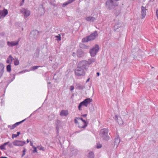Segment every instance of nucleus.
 Here are the masks:
<instances>
[{"label":"nucleus","instance_id":"c85d7f7f","mask_svg":"<svg viewBox=\"0 0 158 158\" xmlns=\"http://www.w3.org/2000/svg\"><path fill=\"white\" fill-rule=\"evenodd\" d=\"M121 25H120V24H116L114 27V30L115 31L117 29L121 27Z\"/></svg>","mask_w":158,"mask_h":158},{"label":"nucleus","instance_id":"f704fd0d","mask_svg":"<svg viewBox=\"0 0 158 158\" xmlns=\"http://www.w3.org/2000/svg\"><path fill=\"white\" fill-rule=\"evenodd\" d=\"M8 58H9V60H10V61L11 63H12V61L14 60V58L12 57L11 55H10L9 56Z\"/></svg>","mask_w":158,"mask_h":158},{"label":"nucleus","instance_id":"7ed1b4c3","mask_svg":"<svg viewBox=\"0 0 158 158\" xmlns=\"http://www.w3.org/2000/svg\"><path fill=\"white\" fill-rule=\"evenodd\" d=\"M109 130L107 128L102 129L100 130V135L101 137L104 140H108L110 139L108 135Z\"/></svg>","mask_w":158,"mask_h":158},{"label":"nucleus","instance_id":"1a4fd4ad","mask_svg":"<svg viewBox=\"0 0 158 158\" xmlns=\"http://www.w3.org/2000/svg\"><path fill=\"white\" fill-rule=\"evenodd\" d=\"M25 143H26L25 141H22L20 140H16L13 142V145L15 146H22Z\"/></svg>","mask_w":158,"mask_h":158},{"label":"nucleus","instance_id":"412c9836","mask_svg":"<svg viewBox=\"0 0 158 158\" xmlns=\"http://www.w3.org/2000/svg\"><path fill=\"white\" fill-rule=\"evenodd\" d=\"M68 114V111L67 110H62L60 113V115L61 116H66Z\"/></svg>","mask_w":158,"mask_h":158},{"label":"nucleus","instance_id":"f8f14e48","mask_svg":"<svg viewBox=\"0 0 158 158\" xmlns=\"http://www.w3.org/2000/svg\"><path fill=\"white\" fill-rule=\"evenodd\" d=\"M92 101V99L90 98H87L81 102L83 106L87 107L88 105Z\"/></svg>","mask_w":158,"mask_h":158},{"label":"nucleus","instance_id":"c756f323","mask_svg":"<svg viewBox=\"0 0 158 158\" xmlns=\"http://www.w3.org/2000/svg\"><path fill=\"white\" fill-rule=\"evenodd\" d=\"M48 118L49 120L51 121L54 118V114H52L48 117Z\"/></svg>","mask_w":158,"mask_h":158},{"label":"nucleus","instance_id":"dca6fc26","mask_svg":"<svg viewBox=\"0 0 158 158\" xmlns=\"http://www.w3.org/2000/svg\"><path fill=\"white\" fill-rule=\"evenodd\" d=\"M120 141V140L119 139V137L118 136L117 138H115L114 141V147H115L116 148H117L118 147Z\"/></svg>","mask_w":158,"mask_h":158},{"label":"nucleus","instance_id":"a878e982","mask_svg":"<svg viewBox=\"0 0 158 158\" xmlns=\"http://www.w3.org/2000/svg\"><path fill=\"white\" fill-rule=\"evenodd\" d=\"M13 78L11 80H8L7 81H6V83H7V85L9 84L10 82H11L15 79V74H13Z\"/></svg>","mask_w":158,"mask_h":158},{"label":"nucleus","instance_id":"79ce46f5","mask_svg":"<svg viewBox=\"0 0 158 158\" xmlns=\"http://www.w3.org/2000/svg\"><path fill=\"white\" fill-rule=\"evenodd\" d=\"M13 143H9V144H8V146L10 148H12L13 147Z\"/></svg>","mask_w":158,"mask_h":158},{"label":"nucleus","instance_id":"a211bd4d","mask_svg":"<svg viewBox=\"0 0 158 158\" xmlns=\"http://www.w3.org/2000/svg\"><path fill=\"white\" fill-rule=\"evenodd\" d=\"M115 118L116 120H117V121L119 125H121L123 124V121L121 117H118L117 115H115Z\"/></svg>","mask_w":158,"mask_h":158},{"label":"nucleus","instance_id":"4d7b16f0","mask_svg":"<svg viewBox=\"0 0 158 158\" xmlns=\"http://www.w3.org/2000/svg\"><path fill=\"white\" fill-rule=\"evenodd\" d=\"M56 122H57V123H60V120H56Z\"/></svg>","mask_w":158,"mask_h":158},{"label":"nucleus","instance_id":"e433bc0d","mask_svg":"<svg viewBox=\"0 0 158 158\" xmlns=\"http://www.w3.org/2000/svg\"><path fill=\"white\" fill-rule=\"evenodd\" d=\"M40 67V66H34L32 67V70H34L35 69H37L38 68Z\"/></svg>","mask_w":158,"mask_h":158},{"label":"nucleus","instance_id":"6e6552de","mask_svg":"<svg viewBox=\"0 0 158 158\" xmlns=\"http://www.w3.org/2000/svg\"><path fill=\"white\" fill-rule=\"evenodd\" d=\"M20 12L24 15L25 18L28 17L30 14V11L24 8H23L21 9Z\"/></svg>","mask_w":158,"mask_h":158},{"label":"nucleus","instance_id":"20e7f679","mask_svg":"<svg viewBox=\"0 0 158 158\" xmlns=\"http://www.w3.org/2000/svg\"><path fill=\"white\" fill-rule=\"evenodd\" d=\"M99 49V47L98 44H96L92 48L89 50V53L92 57H94L97 54Z\"/></svg>","mask_w":158,"mask_h":158},{"label":"nucleus","instance_id":"58836bf2","mask_svg":"<svg viewBox=\"0 0 158 158\" xmlns=\"http://www.w3.org/2000/svg\"><path fill=\"white\" fill-rule=\"evenodd\" d=\"M5 146L4 145V144L0 146V149L1 150H3V149L5 150L6 149H5Z\"/></svg>","mask_w":158,"mask_h":158},{"label":"nucleus","instance_id":"5fc2aeb1","mask_svg":"<svg viewBox=\"0 0 158 158\" xmlns=\"http://www.w3.org/2000/svg\"><path fill=\"white\" fill-rule=\"evenodd\" d=\"M89 80H90V78H88V79L87 80H86V83H87V82H89Z\"/></svg>","mask_w":158,"mask_h":158},{"label":"nucleus","instance_id":"774afa93","mask_svg":"<svg viewBox=\"0 0 158 158\" xmlns=\"http://www.w3.org/2000/svg\"><path fill=\"white\" fill-rule=\"evenodd\" d=\"M25 158H28V157H25Z\"/></svg>","mask_w":158,"mask_h":158},{"label":"nucleus","instance_id":"f3484780","mask_svg":"<svg viewBox=\"0 0 158 158\" xmlns=\"http://www.w3.org/2000/svg\"><path fill=\"white\" fill-rule=\"evenodd\" d=\"M121 8L120 6H117L114 9V13L116 16H117L121 12Z\"/></svg>","mask_w":158,"mask_h":158},{"label":"nucleus","instance_id":"a19ab883","mask_svg":"<svg viewBox=\"0 0 158 158\" xmlns=\"http://www.w3.org/2000/svg\"><path fill=\"white\" fill-rule=\"evenodd\" d=\"M26 151V149L25 148H24V149L23 151V154L22 155V156L23 157L25 155V152Z\"/></svg>","mask_w":158,"mask_h":158},{"label":"nucleus","instance_id":"13d9d810","mask_svg":"<svg viewBox=\"0 0 158 158\" xmlns=\"http://www.w3.org/2000/svg\"><path fill=\"white\" fill-rule=\"evenodd\" d=\"M58 129H59V127H58V126H56V130H58Z\"/></svg>","mask_w":158,"mask_h":158},{"label":"nucleus","instance_id":"ea45409f","mask_svg":"<svg viewBox=\"0 0 158 158\" xmlns=\"http://www.w3.org/2000/svg\"><path fill=\"white\" fill-rule=\"evenodd\" d=\"M79 119V118L76 117L74 119V122L76 124L78 123V122L77 121Z\"/></svg>","mask_w":158,"mask_h":158},{"label":"nucleus","instance_id":"69168bd1","mask_svg":"<svg viewBox=\"0 0 158 158\" xmlns=\"http://www.w3.org/2000/svg\"><path fill=\"white\" fill-rule=\"evenodd\" d=\"M32 147H33H33H35V146H34V145H33V146H32Z\"/></svg>","mask_w":158,"mask_h":158},{"label":"nucleus","instance_id":"6ab92c4d","mask_svg":"<svg viewBox=\"0 0 158 158\" xmlns=\"http://www.w3.org/2000/svg\"><path fill=\"white\" fill-rule=\"evenodd\" d=\"M79 119H81L84 123V125L83 126L81 127L79 126V127L80 128H85L87 126V123L86 121L83 119L82 118H79Z\"/></svg>","mask_w":158,"mask_h":158},{"label":"nucleus","instance_id":"4468645a","mask_svg":"<svg viewBox=\"0 0 158 158\" xmlns=\"http://www.w3.org/2000/svg\"><path fill=\"white\" fill-rule=\"evenodd\" d=\"M4 67L3 64L0 63V79L2 77L4 72Z\"/></svg>","mask_w":158,"mask_h":158},{"label":"nucleus","instance_id":"680f3d73","mask_svg":"<svg viewBox=\"0 0 158 158\" xmlns=\"http://www.w3.org/2000/svg\"><path fill=\"white\" fill-rule=\"evenodd\" d=\"M27 143H28L29 142V140H28V139H27Z\"/></svg>","mask_w":158,"mask_h":158},{"label":"nucleus","instance_id":"2f4dec72","mask_svg":"<svg viewBox=\"0 0 158 158\" xmlns=\"http://www.w3.org/2000/svg\"><path fill=\"white\" fill-rule=\"evenodd\" d=\"M14 62L15 65L16 66L18 65L19 64V61L17 59H16L15 60L14 59Z\"/></svg>","mask_w":158,"mask_h":158},{"label":"nucleus","instance_id":"49530a36","mask_svg":"<svg viewBox=\"0 0 158 158\" xmlns=\"http://www.w3.org/2000/svg\"><path fill=\"white\" fill-rule=\"evenodd\" d=\"M70 90L71 91H73L74 89V87L73 86H71L70 88Z\"/></svg>","mask_w":158,"mask_h":158},{"label":"nucleus","instance_id":"393cba45","mask_svg":"<svg viewBox=\"0 0 158 158\" xmlns=\"http://www.w3.org/2000/svg\"><path fill=\"white\" fill-rule=\"evenodd\" d=\"M75 0H69L67 1L64 2L62 6L63 7L69 4L72 3V2L74 1Z\"/></svg>","mask_w":158,"mask_h":158},{"label":"nucleus","instance_id":"4c0bfd02","mask_svg":"<svg viewBox=\"0 0 158 158\" xmlns=\"http://www.w3.org/2000/svg\"><path fill=\"white\" fill-rule=\"evenodd\" d=\"M55 37L57 38V40H60L61 39V37L60 35H56L55 36Z\"/></svg>","mask_w":158,"mask_h":158},{"label":"nucleus","instance_id":"37998d69","mask_svg":"<svg viewBox=\"0 0 158 158\" xmlns=\"http://www.w3.org/2000/svg\"><path fill=\"white\" fill-rule=\"evenodd\" d=\"M102 145L100 144H98L97 146H96V148H101L102 147Z\"/></svg>","mask_w":158,"mask_h":158},{"label":"nucleus","instance_id":"e2e57ef3","mask_svg":"<svg viewBox=\"0 0 158 158\" xmlns=\"http://www.w3.org/2000/svg\"><path fill=\"white\" fill-rule=\"evenodd\" d=\"M48 84H51V82H48Z\"/></svg>","mask_w":158,"mask_h":158},{"label":"nucleus","instance_id":"864d4df0","mask_svg":"<svg viewBox=\"0 0 158 158\" xmlns=\"http://www.w3.org/2000/svg\"><path fill=\"white\" fill-rule=\"evenodd\" d=\"M72 56L74 57L75 56H76V53L74 52H73V53Z\"/></svg>","mask_w":158,"mask_h":158},{"label":"nucleus","instance_id":"bf43d9fd","mask_svg":"<svg viewBox=\"0 0 158 158\" xmlns=\"http://www.w3.org/2000/svg\"><path fill=\"white\" fill-rule=\"evenodd\" d=\"M30 144H31V146H33V143H32L31 141L30 142Z\"/></svg>","mask_w":158,"mask_h":158},{"label":"nucleus","instance_id":"8fccbe9b","mask_svg":"<svg viewBox=\"0 0 158 158\" xmlns=\"http://www.w3.org/2000/svg\"><path fill=\"white\" fill-rule=\"evenodd\" d=\"M6 63H8L9 64H11V63L10 62V60H9V58H8L6 60Z\"/></svg>","mask_w":158,"mask_h":158},{"label":"nucleus","instance_id":"0e129e2a","mask_svg":"<svg viewBox=\"0 0 158 158\" xmlns=\"http://www.w3.org/2000/svg\"><path fill=\"white\" fill-rule=\"evenodd\" d=\"M80 132V131H76V132H77V133H79Z\"/></svg>","mask_w":158,"mask_h":158},{"label":"nucleus","instance_id":"c9c22d12","mask_svg":"<svg viewBox=\"0 0 158 158\" xmlns=\"http://www.w3.org/2000/svg\"><path fill=\"white\" fill-rule=\"evenodd\" d=\"M82 106H83L82 103L81 102L79 105H78V109L79 110H82V109H81V107Z\"/></svg>","mask_w":158,"mask_h":158},{"label":"nucleus","instance_id":"2eb2a0df","mask_svg":"<svg viewBox=\"0 0 158 158\" xmlns=\"http://www.w3.org/2000/svg\"><path fill=\"white\" fill-rule=\"evenodd\" d=\"M8 13L7 9H4L3 10H0V19L6 16Z\"/></svg>","mask_w":158,"mask_h":158},{"label":"nucleus","instance_id":"aec40b11","mask_svg":"<svg viewBox=\"0 0 158 158\" xmlns=\"http://www.w3.org/2000/svg\"><path fill=\"white\" fill-rule=\"evenodd\" d=\"M85 19L86 20L88 21L92 22L95 21L96 20V18L92 16L87 17L85 18Z\"/></svg>","mask_w":158,"mask_h":158},{"label":"nucleus","instance_id":"b1692460","mask_svg":"<svg viewBox=\"0 0 158 158\" xmlns=\"http://www.w3.org/2000/svg\"><path fill=\"white\" fill-rule=\"evenodd\" d=\"M79 46L81 48L85 49H88L89 48V46L85 45V44L82 43L80 44Z\"/></svg>","mask_w":158,"mask_h":158},{"label":"nucleus","instance_id":"f257e3e1","mask_svg":"<svg viewBox=\"0 0 158 158\" xmlns=\"http://www.w3.org/2000/svg\"><path fill=\"white\" fill-rule=\"evenodd\" d=\"M98 34L97 31H94L89 35L83 38L82 40V42L83 43L88 42L89 41L94 40L98 37Z\"/></svg>","mask_w":158,"mask_h":158},{"label":"nucleus","instance_id":"052dcab7","mask_svg":"<svg viewBox=\"0 0 158 158\" xmlns=\"http://www.w3.org/2000/svg\"><path fill=\"white\" fill-rule=\"evenodd\" d=\"M0 158H8L6 157H0Z\"/></svg>","mask_w":158,"mask_h":158},{"label":"nucleus","instance_id":"603ef678","mask_svg":"<svg viewBox=\"0 0 158 158\" xmlns=\"http://www.w3.org/2000/svg\"><path fill=\"white\" fill-rule=\"evenodd\" d=\"M9 142H6L5 143L3 144L5 146L6 145L8 144H8H9Z\"/></svg>","mask_w":158,"mask_h":158},{"label":"nucleus","instance_id":"ddd939ff","mask_svg":"<svg viewBox=\"0 0 158 158\" xmlns=\"http://www.w3.org/2000/svg\"><path fill=\"white\" fill-rule=\"evenodd\" d=\"M19 40H20L19 39V40L16 42H15L13 41H8L7 42V44L10 47H13L14 46L18 45L19 44Z\"/></svg>","mask_w":158,"mask_h":158},{"label":"nucleus","instance_id":"3c124183","mask_svg":"<svg viewBox=\"0 0 158 158\" xmlns=\"http://www.w3.org/2000/svg\"><path fill=\"white\" fill-rule=\"evenodd\" d=\"M87 116V114H84L81 115V116H82L84 118H85L86 117V116Z\"/></svg>","mask_w":158,"mask_h":158},{"label":"nucleus","instance_id":"6e6d98bb","mask_svg":"<svg viewBox=\"0 0 158 158\" xmlns=\"http://www.w3.org/2000/svg\"><path fill=\"white\" fill-rule=\"evenodd\" d=\"M100 75V73L99 72H97V76H99Z\"/></svg>","mask_w":158,"mask_h":158},{"label":"nucleus","instance_id":"5701e85b","mask_svg":"<svg viewBox=\"0 0 158 158\" xmlns=\"http://www.w3.org/2000/svg\"><path fill=\"white\" fill-rule=\"evenodd\" d=\"M96 61V59L94 58H90L88 59V60L87 62L88 63V64L89 66V65L92 64V63L95 62Z\"/></svg>","mask_w":158,"mask_h":158},{"label":"nucleus","instance_id":"cd10ccee","mask_svg":"<svg viewBox=\"0 0 158 158\" xmlns=\"http://www.w3.org/2000/svg\"><path fill=\"white\" fill-rule=\"evenodd\" d=\"M7 71L10 72L11 71V65L10 64L7 65L6 67Z\"/></svg>","mask_w":158,"mask_h":158},{"label":"nucleus","instance_id":"338daca9","mask_svg":"<svg viewBox=\"0 0 158 158\" xmlns=\"http://www.w3.org/2000/svg\"><path fill=\"white\" fill-rule=\"evenodd\" d=\"M21 72H23V71ZM21 72H19V73H21Z\"/></svg>","mask_w":158,"mask_h":158},{"label":"nucleus","instance_id":"7c9ffc66","mask_svg":"<svg viewBox=\"0 0 158 158\" xmlns=\"http://www.w3.org/2000/svg\"><path fill=\"white\" fill-rule=\"evenodd\" d=\"M17 134H13L12 135V137L13 139H14V138L16 137L17 136H19V135L20 134V132H17Z\"/></svg>","mask_w":158,"mask_h":158},{"label":"nucleus","instance_id":"72a5a7b5","mask_svg":"<svg viewBox=\"0 0 158 158\" xmlns=\"http://www.w3.org/2000/svg\"><path fill=\"white\" fill-rule=\"evenodd\" d=\"M8 127L9 128H10L11 130L13 129L16 127V126H15V124L12 126L10 125H8Z\"/></svg>","mask_w":158,"mask_h":158},{"label":"nucleus","instance_id":"4be33fe9","mask_svg":"<svg viewBox=\"0 0 158 158\" xmlns=\"http://www.w3.org/2000/svg\"><path fill=\"white\" fill-rule=\"evenodd\" d=\"M76 88L79 90H82L85 88V86L83 85H81L79 84H76Z\"/></svg>","mask_w":158,"mask_h":158},{"label":"nucleus","instance_id":"bb28decb","mask_svg":"<svg viewBox=\"0 0 158 158\" xmlns=\"http://www.w3.org/2000/svg\"><path fill=\"white\" fill-rule=\"evenodd\" d=\"M88 157L89 158H94V153L92 152H89L88 155Z\"/></svg>","mask_w":158,"mask_h":158},{"label":"nucleus","instance_id":"423d86ee","mask_svg":"<svg viewBox=\"0 0 158 158\" xmlns=\"http://www.w3.org/2000/svg\"><path fill=\"white\" fill-rule=\"evenodd\" d=\"M78 66L85 70H87L89 67L87 61L85 60L80 61L78 64Z\"/></svg>","mask_w":158,"mask_h":158},{"label":"nucleus","instance_id":"09e8293b","mask_svg":"<svg viewBox=\"0 0 158 158\" xmlns=\"http://www.w3.org/2000/svg\"><path fill=\"white\" fill-rule=\"evenodd\" d=\"M34 150H33V153L37 152V149L36 147H33Z\"/></svg>","mask_w":158,"mask_h":158},{"label":"nucleus","instance_id":"de8ad7c7","mask_svg":"<svg viewBox=\"0 0 158 158\" xmlns=\"http://www.w3.org/2000/svg\"><path fill=\"white\" fill-rule=\"evenodd\" d=\"M38 148H39V149L40 150H42L43 151L44 150V148L42 147H38Z\"/></svg>","mask_w":158,"mask_h":158},{"label":"nucleus","instance_id":"9d476101","mask_svg":"<svg viewBox=\"0 0 158 158\" xmlns=\"http://www.w3.org/2000/svg\"><path fill=\"white\" fill-rule=\"evenodd\" d=\"M147 10L146 7L143 6L141 7V19H143L145 17L146 14V11Z\"/></svg>","mask_w":158,"mask_h":158},{"label":"nucleus","instance_id":"9b49d317","mask_svg":"<svg viewBox=\"0 0 158 158\" xmlns=\"http://www.w3.org/2000/svg\"><path fill=\"white\" fill-rule=\"evenodd\" d=\"M77 57L80 58L83 57L85 55V53L81 49H79L77 50Z\"/></svg>","mask_w":158,"mask_h":158},{"label":"nucleus","instance_id":"f03ea898","mask_svg":"<svg viewBox=\"0 0 158 158\" xmlns=\"http://www.w3.org/2000/svg\"><path fill=\"white\" fill-rule=\"evenodd\" d=\"M118 5V3L114 0H108L106 2V7L109 10L114 9Z\"/></svg>","mask_w":158,"mask_h":158},{"label":"nucleus","instance_id":"39448f33","mask_svg":"<svg viewBox=\"0 0 158 158\" xmlns=\"http://www.w3.org/2000/svg\"><path fill=\"white\" fill-rule=\"evenodd\" d=\"M75 73L76 75L78 76H85V72L83 69L77 66L75 70Z\"/></svg>","mask_w":158,"mask_h":158},{"label":"nucleus","instance_id":"0eeeda50","mask_svg":"<svg viewBox=\"0 0 158 158\" xmlns=\"http://www.w3.org/2000/svg\"><path fill=\"white\" fill-rule=\"evenodd\" d=\"M39 31L36 30L32 31L30 33L29 38L32 40L37 39L39 36Z\"/></svg>","mask_w":158,"mask_h":158},{"label":"nucleus","instance_id":"c03bdc74","mask_svg":"<svg viewBox=\"0 0 158 158\" xmlns=\"http://www.w3.org/2000/svg\"><path fill=\"white\" fill-rule=\"evenodd\" d=\"M24 2V0L23 1V0H22L21 2H20L19 6H22L23 5Z\"/></svg>","mask_w":158,"mask_h":158},{"label":"nucleus","instance_id":"473e14b6","mask_svg":"<svg viewBox=\"0 0 158 158\" xmlns=\"http://www.w3.org/2000/svg\"><path fill=\"white\" fill-rule=\"evenodd\" d=\"M25 120V119H24L21 121H20V122H17L16 123H15V126H16V127L18 126V125H19V124H20L21 123H22Z\"/></svg>","mask_w":158,"mask_h":158},{"label":"nucleus","instance_id":"a18cd8bd","mask_svg":"<svg viewBox=\"0 0 158 158\" xmlns=\"http://www.w3.org/2000/svg\"><path fill=\"white\" fill-rule=\"evenodd\" d=\"M156 15L157 17V19H158V9H156Z\"/></svg>","mask_w":158,"mask_h":158}]
</instances>
